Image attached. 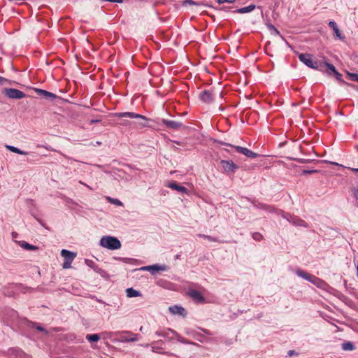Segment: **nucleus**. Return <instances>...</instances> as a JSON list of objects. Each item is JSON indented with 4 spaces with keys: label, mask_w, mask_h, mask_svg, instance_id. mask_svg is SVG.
I'll return each instance as SVG.
<instances>
[{
    "label": "nucleus",
    "mask_w": 358,
    "mask_h": 358,
    "mask_svg": "<svg viewBox=\"0 0 358 358\" xmlns=\"http://www.w3.org/2000/svg\"><path fill=\"white\" fill-rule=\"evenodd\" d=\"M354 173H358V168H350Z\"/></svg>",
    "instance_id": "nucleus-51"
},
{
    "label": "nucleus",
    "mask_w": 358,
    "mask_h": 358,
    "mask_svg": "<svg viewBox=\"0 0 358 358\" xmlns=\"http://www.w3.org/2000/svg\"><path fill=\"white\" fill-rule=\"evenodd\" d=\"M169 332H170V331H169V329H168L167 330H164V331H157L155 332V334L157 335L158 336L168 338Z\"/></svg>",
    "instance_id": "nucleus-32"
},
{
    "label": "nucleus",
    "mask_w": 358,
    "mask_h": 358,
    "mask_svg": "<svg viewBox=\"0 0 358 358\" xmlns=\"http://www.w3.org/2000/svg\"><path fill=\"white\" fill-rule=\"evenodd\" d=\"M175 143L178 145H180L181 143L179 141H175Z\"/></svg>",
    "instance_id": "nucleus-57"
},
{
    "label": "nucleus",
    "mask_w": 358,
    "mask_h": 358,
    "mask_svg": "<svg viewBox=\"0 0 358 358\" xmlns=\"http://www.w3.org/2000/svg\"><path fill=\"white\" fill-rule=\"evenodd\" d=\"M141 124H142L143 127H146L147 126L145 123H142Z\"/></svg>",
    "instance_id": "nucleus-58"
},
{
    "label": "nucleus",
    "mask_w": 358,
    "mask_h": 358,
    "mask_svg": "<svg viewBox=\"0 0 358 358\" xmlns=\"http://www.w3.org/2000/svg\"><path fill=\"white\" fill-rule=\"evenodd\" d=\"M36 220H38V222H40V223H41V224H42V223H41V222L38 220V218H36Z\"/></svg>",
    "instance_id": "nucleus-60"
},
{
    "label": "nucleus",
    "mask_w": 358,
    "mask_h": 358,
    "mask_svg": "<svg viewBox=\"0 0 358 358\" xmlns=\"http://www.w3.org/2000/svg\"><path fill=\"white\" fill-rule=\"evenodd\" d=\"M6 83H9L10 85L11 84L10 80H9L3 77L0 76V85H3Z\"/></svg>",
    "instance_id": "nucleus-43"
},
{
    "label": "nucleus",
    "mask_w": 358,
    "mask_h": 358,
    "mask_svg": "<svg viewBox=\"0 0 358 358\" xmlns=\"http://www.w3.org/2000/svg\"><path fill=\"white\" fill-rule=\"evenodd\" d=\"M180 343H184V344H189V345H196L197 344L192 342V341H189L188 340H187L186 338H182L181 341H180Z\"/></svg>",
    "instance_id": "nucleus-41"
},
{
    "label": "nucleus",
    "mask_w": 358,
    "mask_h": 358,
    "mask_svg": "<svg viewBox=\"0 0 358 358\" xmlns=\"http://www.w3.org/2000/svg\"><path fill=\"white\" fill-rule=\"evenodd\" d=\"M12 236H13V238L17 236V233L16 232H13L12 233Z\"/></svg>",
    "instance_id": "nucleus-55"
},
{
    "label": "nucleus",
    "mask_w": 358,
    "mask_h": 358,
    "mask_svg": "<svg viewBox=\"0 0 358 358\" xmlns=\"http://www.w3.org/2000/svg\"><path fill=\"white\" fill-rule=\"evenodd\" d=\"M220 164L226 173H234L238 169V166L231 160H221Z\"/></svg>",
    "instance_id": "nucleus-8"
},
{
    "label": "nucleus",
    "mask_w": 358,
    "mask_h": 358,
    "mask_svg": "<svg viewBox=\"0 0 358 358\" xmlns=\"http://www.w3.org/2000/svg\"><path fill=\"white\" fill-rule=\"evenodd\" d=\"M329 26L334 30V34L337 38L341 40H343L345 38V36L341 34L340 29L334 21H330L329 22Z\"/></svg>",
    "instance_id": "nucleus-16"
},
{
    "label": "nucleus",
    "mask_w": 358,
    "mask_h": 358,
    "mask_svg": "<svg viewBox=\"0 0 358 358\" xmlns=\"http://www.w3.org/2000/svg\"><path fill=\"white\" fill-rule=\"evenodd\" d=\"M299 60L306 65L308 67L317 70L321 72H324V67L326 60H313V55L308 53H301L299 55Z\"/></svg>",
    "instance_id": "nucleus-1"
},
{
    "label": "nucleus",
    "mask_w": 358,
    "mask_h": 358,
    "mask_svg": "<svg viewBox=\"0 0 358 358\" xmlns=\"http://www.w3.org/2000/svg\"><path fill=\"white\" fill-rule=\"evenodd\" d=\"M346 74L348 79H350L352 81L358 83V73H351L350 71H346Z\"/></svg>",
    "instance_id": "nucleus-31"
},
{
    "label": "nucleus",
    "mask_w": 358,
    "mask_h": 358,
    "mask_svg": "<svg viewBox=\"0 0 358 358\" xmlns=\"http://www.w3.org/2000/svg\"><path fill=\"white\" fill-rule=\"evenodd\" d=\"M345 85H347L348 86L352 87V89L358 91V85H356L355 84L350 83H348V82Z\"/></svg>",
    "instance_id": "nucleus-45"
},
{
    "label": "nucleus",
    "mask_w": 358,
    "mask_h": 358,
    "mask_svg": "<svg viewBox=\"0 0 358 358\" xmlns=\"http://www.w3.org/2000/svg\"><path fill=\"white\" fill-rule=\"evenodd\" d=\"M140 331H143V327L140 328Z\"/></svg>",
    "instance_id": "nucleus-61"
},
{
    "label": "nucleus",
    "mask_w": 358,
    "mask_h": 358,
    "mask_svg": "<svg viewBox=\"0 0 358 358\" xmlns=\"http://www.w3.org/2000/svg\"><path fill=\"white\" fill-rule=\"evenodd\" d=\"M186 333H187V334H189H189H192V331H189V330H187V331H186Z\"/></svg>",
    "instance_id": "nucleus-56"
},
{
    "label": "nucleus",
    "mask_w": 358,
    "mask_h": 358,
    "mask_svg": "<svg viewBox=\"0 0 358 358\" xmlns=\"http://www.w3.org/2000/svg\"><path fill=\"white\" fill-rule=\"evenodd\" d=\"M126 293L127 296L129 298L137 297L141 295V293L139 291L136 290L132 287L127 288L126 289Z\"/></svg>",
    "instance_id": "nucleus-22"
},
{
    "label": "nucleus",
    "mask_w": 358,
    "mask_h": 358,
    "mask_svg": "<svg viewBox=\"0 0 358 358\" xmlns=\"http://www.w3.org/2000/svg\"><path fill=\"white\" fill-rule=\"evenodd\" d=\"M3 294L6 296H14V292L13 290H10V287H5L3 289Z\"/></svg>",
    "instance_id": "nucleus-35"
},
{
    "label": "nucleus",
    "mask_w": 358,
    "mask_h": 358,
    "mask_svg": "<svg viewBox=\"0 0 358 358\" xmlns=\"http://www.w3.org/2000/svg\"><path fill=\"white\" fill-rule=\"evenodd\" d=\"M267 27L269 29V30H271V31L275 30V27L272 24H270V23L267 24Z\"/></svg>",
    "instance_id": "nucleus-47"
},
{
    "label": "nucleus",
    "mask_w": 358,
    "mask_h": 358,
    "mask_svg": "<svg viewBox=\"0 0 358 358\" xmlns=\"http://www.w3.org/2000/svg\"><path fill=\"white\" fill-rule=\"evenodd\" d=\"M200 99L206 103H211L214 101L213 91L205 90L199 94Z\"/></svg>",
    "instance_id": "nucleus-10"
},
{
    "label": "nucleus",
    "mask_w": 358,
    "mask_h": 358,
    "mask_svg": "<svg viewBox=\"0 0 358 358\" xmlns=\"http://www.w3.org/2000/svg\"><path fill=\"white\" fill-rule=\"evenodd\" d=\"M168 187H170L171 189H175L179 192H182V193H185V194L187 193V189L186 187L178 185L176 182H170L169 184Z\"/></svg>",
    "instance_id": "nucleus-17"
},
{
    "label": "nucleus",
    "mask_w": 358,
    "mask_h": 358,
    "mask_svg": "<svg viewBox=\"0 0 358 358\" xmlns=\"http://www.w3.org/2000/svg\"><path fill=\"white\" fill-rule=\"evenodd\" d=\"M297 161H298V162H301V163H304V162H306V159H297Z\"/></svg>",
    "instance_id": "nucleus-54"
},
{
    "label": "nucleus",
    "mask_w": 358,
    "mask_h": 358,
    "mask_svg": "<svg viewBox=\"0 0 358 358\" xmlns=\"http://www.w3.org/2000/svg\"><path fill=\"white\" fill-rule=\"evenodd\" d=\"M324 66L325 67L324 73H327L329 76H334L338 81L341 82L343 84L347 83L346 81L342 79V74L337 71L335 66L332 64L326 62Z\"/></svg>",
    "instance_id": "nucleus-3"
},
{
    "label": "nucleus",
    "mask_w": 358,
    "mask_h": 358,
    "mask_svg": "<svg viewBox=\"0 0 358 358\" xmlns=\"http://www.w3.org/2000/svg\"><path fill=\"white\" fill-rule=\"evenodd\" d=\"M86 338L90 342L94 343V342H97L100 339V336L97 334H87V336H86Z\"/></svg>",
    "instance_id": "nucleus-30"
},
{
    "label": "nucleus",
    "mask_w": 358,
    "mask_h": 358,
    "mask_svg": "<svg viewBox=\"0 0 358 358\" xmlns=\"http://www.w3.org/2000/svg\"><path fill=\"white\" fill-rule=\"evenodd\" d=\"M189 4V5H196V6H199V5H201V3H199V2H195L192 0H185L183 1V4Z\"/></svg>",
    "instance_id": "nucleus-39"
},
{
    "label": "nucleus",
    "mask_w": 358,
    "mask_h": 358,
    "mask_svg": "<svg viewBox=\"0 0 358 358\" xmlns=\"http://www.w3.org/2000/svg\"><path fill=\"white\" fill-rule=\"evenodd\" d=\"M276 35H280L279 31L275 28V30L273 31Z\"/></svg>",
    "instance_id": "nucleus-53"
},
{
    "label": "nucleus",
    "mask_w": 358,
    "mask_h": 358,
    "mask_svg": "<svg viewBox=\"0 0 358 358\" xmlns=\"http://www.w3.org/2000/svg\"><path fill=\"white\" fill-rule=\"evenodd\" d=\"M331 164H335V165H338L337 163H335V162H330Z\"/></svg>",
    "instance_id": "nucleus-59"
},
{
    "label": "nucleus",
    "mask_w": 358,
    "mask_h": 358,
    "mask_svg": "<svg viewBox=\"0 0 358 358\" xmlns=\"http://www.w3.org/2000/svg\"><path fill=\"white\" fill-rule=\"evenodd\" d=\"M35 92L39 96H43L47 99L54 100L57 98V96L52 92H48L42 89H35Z\"/></svg>",
    "instance_id": "nucleus-13"
},
{
    "label": "nucleus",
    "mask_w": 358,
    "mask_h": 358,
    "mask_svg": "<svg viewBox=\"0 0 358 358\" xmlns=\"http://www.w3.org/2000/svg\"><path fill=\"white\" fill-rule=\"evenodd\" d=\"M351 192L355 199L358 201V187H352Z\"/></svg>",
    "instance_id": "nucleus-36"
},
{
    "label": "nucleus",
    "mask_w": 358,
    "mask_h": 358,
    "mask_svg": "<svg viewBox=\"0 0 358 358\" xmlns=\"http://www.w3.org/2000/svg\"><path fill=\"white\" fill-rule=\"evenodd\" d=\"M162 125L166 127L168 129L178 130L180 129L183 127V124L182 122L176 121V120H169L166 119H162Z\"/></svg>",
    "instance_id": "nucleus-6"
},
{
    "label": "nucleus",
    "mask_w": 358,
    "mask_h": 358,
    "mask_svg": "<svg viewBox=\"0 0 358 358\" xmlns=\"http://www.w3.org/2000/svg\"><path fill=\"white\" fill-rule=\"evenodd\" d=\"M281 213H282V217L283 218L286 219L289 222H290V221H291L290 217H293V215L288 213H284L282 211Z\"/></svg>",
    "instance_id": "nucleus-37"
},
{
    "label": "nucleus",
    "mask_w": 358,
    "mask_h": 358,
    "mask_svg": "<svg viewBox=\"0 0 358 358\" xmlns=\"http://www.w3.org/2000/svg\"><path fill=\"white\" fill-rule=\"evenodd\" d=\"M187 295L192 298L195 302L199 303H203L206 302V299L202 294L198 290L194 289H189L187 292Z\"/></svg>",
    "instance_id": "nucleus-7"
},
{
    "label": "nucleus",
    "mask_w": 358,
    "mask_h": 358,
    "mask_svg": "<svg viewBox=\"0 0 358 358\" xmlns=\"http://www.w3.org/2000/svg\"><path fill=\"white\" fill-rule=\"evenodd\" d=\"M114 115L117 117L141 118L145 121L148 120L145 116L131 112L116 113Z\"/></svg>",
    "instance_id": "nucleus-11"
},
{
    "label": "nucleus",
    "mask_w": 358,
    "mask_h": 358,
    "mask_svg": "<svg viewBox=\"0 0 358 358\" xmlns=\"http://www.w3.org/2000/svg\"><path fill=\"white\" fill-rule=\"evenodd\" d=\"M169 331H170V332H171V334H173V335H175L176 338L177 339V341H179V342H180V341H181V339H182V337L180 334H178L176 331H174V330H173V329H169Z\"/></svg>",
    "instance_id": "nucleus-38"
},
{
    "label": "nucleus",
    "mask_w": 358,
    "mask_h": 358,
    "mask_svg": "<svg viewBox=\"0 0 358 358\" xmlns=\"http://www.w3.org/2000/svg\"><path fill=\"white\" fill-rule=\"evenodd\" d=\"M122 342H136L138 341V335L129 331H123L120 336Z\"/></svg>",
    "instance_id": "nucleus-9"
},
{
    "label": "nucleus",
    "mask_w": 358,
    "mask_h": 358,
    "mask_svg": "<svg viewBox=\"0 0 358 358\" xmlns=\"http://www.w3.org/2000/svg\"><path fill=\"white\" fill-rule=\"evenodd\" d=\"M252 237L254 240L257 241H260L264 238L263 235L259 232L252 233Z\"/></svg>",
    "instance_id": "nucleus-33"
},
{
    "label": "nucleus",
    "mask_w": 358,
    "mask_h": 358,
    "mask_svg": "<svg viewBox=\"0 0 358 358\" xmlns=\"http://www.w3.org/2000/svg\"><path fill=\"white\" fill-rule=\"evenodd\" d=\"M150 267H151V265L150 266H143L140 268V270H142V271H151V269H150Z\"/></svg>",
    "instance_id": "nucleus-46"
},
{
    "label": "nucleus",
    "mask_w": 358,
    "mask_h": 358,
    "mask_svg": "<svg viewBox=\"0 0 358 358\" xmlns=\"http://www.w3.org/2000/svg\"><path fill=\"white\" fill-rule=\"evenodd\" d=\"M100 120H92L90 121V124H94V123H96V122H99Z\"/></svg>",
    "instance_id": "nucleus-52"
},
{
    "label": "nucleus",
    "mask_w": 358,
    "mask_h": 358,
    "mask_svg": "<svg viewBox=\"0 0 358 358\" xmlns=\"http://www.w3.org/2000/svg\"><path fill=\"white\" fill-rule=\"evenodd\" d=\"M309 282H312L313 285H316L317 287H323L325 285V282L319 278L312 275V278L309 280Z\"/></svg>",
    "instance_id": "nucleus-21"
},
{
    "label": "nucleus",
    "mask_w": 358,
    "mask_h": 358,
    "mask_svg": "<svg viewBox=\"0 0 358 358\" xmlns=\"http://www.w3.org/2000/svg\"><path fill=\"white\" fill-rule=\"evenodd\" d=\"M150 269H151V274L152 275H155L157 271H167L168 269V266L166 265H159V264H153V265H151V267H150Z\"/></svg>",
    "instance_id": "nucleus-19"
},
{
    "label": "nucleus",
    "mask_w": 358,
    "mask_h": 358,
    "mask_svg": "<svg viewBox=\"0 0 358 358\" xmlns=\"http://www.w3.org/2000/svg\"><path fill=\"white\" fill-rule=\"evenodd\" d=\"M319 172L318 170H316V169H312V170H303L302 171V174L303 175H308V174H311V173H317Z\"/></svg>",
    "instance_id": "nucleus-40"
},
{
    "label": "nucleus",
    "mask_w": 358,
    "mask_h": 358,
    "mask_svg": "<svg viewBox=\"0 0 358 358\" xmlns=\"http://www.w3.org/2000/svg\"><path fill=\"white\" fill-rule=\"evenodd\" d=\"M6 148L13 152H15V153H17V154H19V155H28V152H26V151H24V150H21L20 149H19L17 147H15V146H13V145H6Z\"/></svg>",
    "instance_id": "nucleus-23"
},
{
    "label": "nucleus",
    "mask_w": 358,
    "mask_h": 358,
    "mask_svg": "<svg viewBox=\"0 0 358 358\" xmlns=\"http://www.w3.org/2000/svg\"><path fill=\"white\" fill-rule=\"evenodd\" d=\"M296 273L299 277H301L308 281H309V280H310V278H312L311 274H310L301 269L296 270Z\"/></svg>",
    "instance_id": "nucleus-24"
},
{
    "label": "nucleus",
    "mask_w": 358,
    "mask_h": 358,
    "mask_svg": "<svg viewBox=\"0 0 358 358\" xmlns=\"http://www.w3.org/2000/svg\"><path fill=\"white\" fill-rule=\"evenodd\" d=\"M342 349L345 351H352L355 349V346L352 342L347 341L342 344Z\"/></svg>",
    "instance_id": "nucleus-26"
},
{
    "label": "nucleus",
    "mask_w": 358,
    "mask_h": 358,
    "mask_svg": "<svg viewBox=\"0 0 358 358\" xmlns=\"http://www.w3.org/2000/svg\"><path fill=\"white\" fill-rule=\"evenodd\" d=\"M29 327L36 328L37 330H38L39 331L43 332L45 334H48V331L45 329H44L43 327H41V325H39L38 324H37L36 322H30Z\"/></svg>",
    "instance_id": "nucleus-27"
},
{
    "label": "nucleus",
    "mask_w": 358,
    "mask_h": 358,
    "mask_svg": "<svg viewBox=\"0 0 358 358\" xmlns=\"http://www.w3.org/2000/svg\"><path fill=\"white\" fill-rule=\"evenodd\" d=\"M229 8H230V7H229V6H224V7L221 8L220 9L222 10L228 11L229 10Z\"/></svg>",
    "instance_id": "nucleus-50"
},
{
    "label": "nucleus",
    "mask_w": 358,
    "mask_h": 358,
    "mask_svg": "<svg viewBox=\"0 0 358 358\" xmlns=\"http://www.w3.org/2000/svg\"><path fill=\"white\" fill-rule=\"evenodd\" d=\"M255 5L254 4H250L246 7H243V8H238V9H236L235 10H234L233 12L234 13H250L251 11H252L255 8Z\"/></svg>",
    "instance_id": "nucleus-20"
},
{
    "label": "nucleus",
    "mask_w": 358,
    "mask_h": 358,
    "mask_svg": "<svg viewBox=\"0 0 358 358\" xmlns=\"http://www.w3.org/2000/svg\"><path fill=\"white\" fill-rule=\"evenodd\" d=\"M169 311L173 314V315H182L183 317H185L186 315H187V312L185 310V309L182 307V306H170L169 307Z\"/></svg>",
    "instance_id": "nucleus-14"
},
{
    "label": "nucleus",
    "mask_w": 358,
    "mask_h": 358,
    "mask_svg": "<svg viewBox=\"0 0 358 358\" xmlns=\"http://www.w3.org/2000/svg\"><path fill=\"white\" fill-rule=\"evenodd\" d=\"M291 221L290 223L296 227H303L307 228L308 227V224L302 219L293 215V217H290Z\"/></svg>",
    "instance_id": "nucleus-15"
},
{
    "label": "nucleus",
    "mask_w": 358,
    "mask_h": 358,
    "mask_svg": "<svg viewBox=\"0 0 358 358\" xmlns=\"http://www.w3.org/2000/svg\"><path fill=\"white\" fill-rule=\"evenodd\" d=\"M107 199L111 203L115 204L119 206H122L123 205L122 202L117 199H112L110 197H108Z\"/></svg>",
    "instance_id": "nucleus-34"
},
{
    "label": "nucleus",
    "mask_w": 358,
    "mask_h": 358,
    "mask_svg": "<svg viewBox=\"0 0 358 358\" xmlns=\"http://www.w3.org/2000/svg\"><path fill=\"white\" fill-rule=\"evenodd\" d=\"M197 236L200 237V238H203L207 239V240H208L210 241H213V242L224 243V241H220L217 238L213 237V236H208V235L199 234H197Z\"/></svg>",
    "instance_id": "nucleus-25"
},
{
    "label": "nucleus",
    "mask_w": 358,
    "mask_h": 358,
    "mask_svg": "<svg viewBox=\"0 0 358 358\" xmlns=\"http://www.w3.org/2000/svg\"><path fill=\"white\" fill-rule=\"evenodd\" d=\"M5 96L10 99H20L26 96V94L15 88H6L3 90Z\"/></svg>",
    "instance_id": "nucleus-5"
},
{
    "label": "nucleus",
    "mask_w": 358,
    "mask_h": 358,
    "mask_svg": "<svg viewBox=\"0 0 358 358\" xmlns=\"http://www.w3.org/2000/svg\"><path fill=\"white\" fill-rule=\"evenodd\" d=\"M256 206L258 208H262V209H264L265 210H267L269 212H273L275 210L273 206H268V205L262 203H258Z\"/></svg>",
    "instance_id": "nucleus-29"
},
{
    "label": "nucleus",
    "mask_w": 358,
    "mask_h": 358,
    "mask_svg": "<svg viewBox=\"0 0 358 358\" xmlns=\"http://www.w3.org/2000/svg\"><path fill=\"white\" fill-rule=\"evenodd\" d=\"M200 330H201L204 334L207 335H211L210 331L208 329H203V328H199Z\"/></svg>",
    "instance_id": "nucleus-48"
},
{
    "label": "nucleus",
    "mask_w": 358,
    "mask_h": 358,
    "mask_svg": "<svg viewBox=\"0 0 358 358\" xmlns=\"http://www.w3.org/2000/svg\"><path fill=\"white\" fill-rule=\"evenodd\" d=\"M298 355V353H296L294 350H289V351L288 352V355H289V357H291V356H292V355Z\"/></svg>",
    "instance_id": "nucleus-49"
},
{
    "label": "nucleus",
    "mask_w": 358,
    "mask_h": 358,
    "mask_svg": "<svg viewBox=\"0 0 358 358\" xmlns=\"http://www.w3.org/2000/svg\"><path fill=\"white\" fill-rule=\"evenodd\" d=\"M101 246L111 250H117L121 248L120 241L114 236H103L99 242Z\"/></svg>",
    "instance_id": "nucleus-2"
},
{
    "label": "nucleus",
    "mask_w": 358,
    "mask_h": 358,
    "mask_svg": "<svg viewBox=\"0 0 358 358\" xmlns=\"http://www.w3.org/2000/svg\"><path fill=\"white\" fill-rule=\"evenodd\" d=\"M222 145H227V146H230V147H233L235 148V150L239 152V153H241L243 154V155L246 156L247 157H249V158H256L259 156V155L246 148H243V147H241V146H236V145H232L231 144H229V143H224V142H221L220 143Z\"/></svg>",
    "instance_id": "nucleus-4"
},
{
    "label": "nucleus",
    "mask_w": 358,
    "mask_h": 358,
    "mask_svg": "<svg viewBox=\"0 0 358 358\" xmlns=\"http://www.w3.org/2000/svg\"><path fill=\"white\" fill-rule=\"evenodd\" d=\"M85 262L88 267L93 269L96 273H99L101 276H103L106 274V271L103 269L99 268L94 261L90 259H85Z\"/></svg>",
    "instance_id": "nucleus-12"
},
{
    "label": "nucleus",
    "mask_w": 358,
    "mask_h": 358,
    "mask_svg": "<svg viewBox=\"0 0 358 358\" xmlns=\"http://www.w3.org/2000/svg\"><path fill=\"white\" fill-rule=\"evenodd\" d=\"M236 0H217V2L219 3V4H222V3H233L236 1Z\"/></svg>",
    "instance_id": "nucleus-42"
},
{
    "label": "nucleus",
    "mask_w": 358,
    "mask_h": 358,
    "mask_svg": "<svg viewBox=\"0 0 358 358\" xmlns=\"http://www.w3.org/2000/svg\"><path fill=\"white\" fill-rule=\"evenodd\" d=\"M72 262L65 260V262L63 264V268H69L71 266Z\"/></svg>",
    "instance_id": "nucleus-44"
},
{
    "label": "nucleus",
    "mask_w": 358,
    "mask_h": 358,
    "mask_svg": "<svg viewBox=\"0 0 358 358\" xmlns=\"http://www.w3.org/2000/svg\"><path fill=\"white\" fill-rule=\"evenodd\" d=\"M20 246L26 250H36L38 249V248L35 245H31L25 241H22L20 244Z\"/></svg>",
    "instance_id": "nucleus-28"
},
{
    "label": "nucleus",
    "mask_w": 358,
    "mask_h": 358,
    "mask_svg": "<svg viewBox=\"0 0 358 358\" xmlns=\"http://www.w3.org/2000/svg\"><path fill=\"white\" fill-rule=\"evenodd\" d=\"M61 255L64 257L65 260L73 262L76 256V254L69 250L63 249L61 251Z\"/></svg>",
    "instance_id": "nucleus-18"
}]
</instances>
